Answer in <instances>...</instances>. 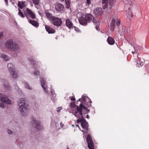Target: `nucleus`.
Segmentation results:
<instances>
[{"instance_id":"nucleus-53","label":"nucleus","mask_w":149,"mask_h":149,"mask_svg":"<svg viewBox=\"0 0 149 149\" xmlns=\"http://www.w3.org/2000/svg\"><path fill=\"white\" fill-rule=\"evenodd\" d=\"M6 3H7L8 2V0H4Z\"/></svg>"},{"instance_id":"nucleus-29","label":"nucleus","mask_w":149,"mask_h":149,"mask_svg":"<svg viewBox=\"0 0 149 149\" xmlns=\"http://www.w3.org/2000/svg\"><path fill=\"white\" fill-rule=\"evenodd\" d=\"M29 61L31 63L33 64L34 66H35V63H36L35 61L34 60H33V58H30L29 59Z\"/></svg>"},{"instance_id":"nucleus-35","label":"nucleus","mask_w":149,"mask_h":149,"mask_svg":"<svg viewBox=\"0 0 149 149\" xmlns=\"http://www.w3.org/2000/svg\"><path fill=\"white\" fill-rule=\"evenodd\" d=\"M39 74V72L38 71H36L34 73V74L35 75H38Z\"/></svg>"},{"instance_id":"nucleus-54","label":"nucleus","mask_w":149,"mask_h":149,"mask_svg":"<svg viewBox=\"0 0 149 149\" xmlns=\"http://www.w3.org/2000/svg\"><path fill=\"white\" fill-rule=\"evenodd\" d=\"M76 126L77 127H78L79 128V125H76Z\"/></svg>"},{"instance_id":"nucleus-33","label":"nucleus","mask_w":149,"mask_h":149,"mask_svg":"<svg viewBox=\"0 0 149 149\" xmlns=\"http://www.w3.org/2000/svg\"><path fill=\"white\" fill-rule=\"evenodd\" d=\"M115 2V0H109V5L111 6H112Z\"/></svg>"},{"instance_id":"nucleus-6","label":"nucleus","mask_w":149,"mask_h":149,"mask_svg":"<svg viewBox=\"0 0 149 149\" xmlns=\"http://www.w3.org/2000/svg\"><path fill=\"white\" fill-rule=\"evenodd\" d=\"M0 100L1 102L7 104H11V102L8 99L6 96L2 93H0Z\"/></svg>"},{"instance_id":"nucleus-32","label":"nucleus","mask_w":149,"mask_h":149,"mask_svg":"<svg viewBox=\"0 0 149 149\" xmlns=\"http://www.w3.org/2000/svg\"><path fill=\"white\" fill-rule=\"evenodd\" d=\"M127 16L130 19L132 18L133 17L132 13L131 12H129L128 14L127 15Z\"/></svg>"},{"instance_id":"nucleus-51","label":"nucleus","mask_w":149,"mask_h":149,"mask_svg":"<svg viewBox=\"0 0 149 149\" xmlns=\"http://www.w3.org/2000/svg\"><path fill=\"white\" fill-rule=\"evenodd\" d=\"M81 131H82V132H84V133H86V132H87V131H83V130H81Z\"/></svg>"},{"instance_id":"nucleus-37","label":"nucleus","mask_w":149,"mask_h":149,"mask_svg":"<svg viewBox=\"0 0 149 149\" xmlns=\"http://www.w3.org/2000/svg\"><path fill=\"white\" fill-rule=\"evenodd\" d=\"M137 66H138L139 67L140 66H142L143 65V64L142 62H141V63H137Z\"/></svg>"},{"instance_id":"nucleus-45","label":"nucleus","mask_w":149,"mask_h":149,"mask_svg":"<svg viewBox=\"0 0 149 149\" xmlns=\"http://www.w3.org/2000/svg\"><path fill=\"white\" fill-rule=\"evenodd\" d=\"M124 3H125L127 1V0H121Z\"/></svg>"},{"instance_id":"nucleus-57","label":"nucleus","mask_w":149,"mask_h":149,"mask_svg":"<svg viewBox=\"0 0 149 149\" xmlns=\"http://www.w3.org/2000/svg\"><path fill=\"white\" fill-rule=\"evenodd\" d=\"M60 124H61V125L62 127H63V125H62V123H61H61H60Z\"/></svg>"},{"instance_id":"nucleus-2","label":"nucleus","mask_w":149,"mask_h":149,"mask_svg":"<svg viewBox=\"0 0 149 149\" xmlns=\"http://www.w3.org/2000/svg\"><path fill=\"white\" fill-rule=\"evenodd\" d=\"M45 13L46 16L52 24L57 26H59L61 25L62 22L61 19L52 16L51 14L48 12H46Z\"/></svg>"},{"instance_id":"nucleus-60","label":"nucleus","mask_w":149,"mask_h":149,"mask_svg":"<svg viewBox=\"0 0 149 149\" xmlns=\"http://www.w3.org/2000/svg\"><path fill=\"white\" fill-rule=\"evenodd\" d=\"M72 127H74V125H72Z\"/></svg>"},{"instance_id":"nucleus-15","label":"nucleus","mask_w":149,"mask_h":149,"mask_svg":"<svg viewBox=\"0 0 149 149\" xmlns=\"http://www.w3.org/2000/svg\"><path fill=\"white\" fill-rule=\"evenodd\" d=\"M102 13V9L101 8H97L94 10V13L96 15H100Z\"/></svg>"},{"instance_id":"nucleus-22","label":"nucleus","mask_w":149,"mask_h":149,"mask_svg":"<svg viewBox=\"0 0 149 149\" xmlns=\"http://www.w3.org/2000/svg\"><path fill=\"white\" fill-rule=\"evenodd\" d=\"M115 19H113L111 21L110 24V29L111 31H113L114 29L115 26Z\"/></svg>"},{"instance_id":"nucleus-8","label":"nucleus","mask_w":149,"mask_h":149,"mask_svg":"<svg viewBox=\"0 0 149 149\" xmlns=\"http://www.w3.org/2000/svg\"><path fill=\"white\" fill-rule=\"evenodd\" d=\"M32 122L33 124V126L35 127L38 130H41L42 127L40 123L33 119L32 120Z\"/></svg>"},{"instance_id":"nucleus-14","label":"nucleus","mask_w":149,"mask_h":149,"mask_svg":"<svg viewBox=\"0 0 149 149\" xmlns=\"http://www.w3.org/2000/svg\"><path fill=\"white\" fill-rule=\"evenodd\" d=\"M63 7L62 4L60 3H56L55 5V9L57 11H61L63 10Z\"/></svg>"},{"instance_id":"nucleus-47","label":"nucleus","mask_w":149,"mask_h":149,"mask_svg":"<svg viewBox=\"0 0 149 149\" xmlns=\"http://www.w3.org/2000/svg\"><path fill=\"white\" fill-rule=\"evenodd\" d=\"M85 96H82V98L83 99L84 101H85Z\"/></svg>"},{"instance_id":"nucleus-13","label":"nucleus","mask_w":149,"mask_h":149,"mask_svg":"<svg viewBox=\"0 0 149 149\" xmlns=\"http://www.w3.org/2000/svg\"><path fill=\"white\" fill-rule=\"evenodd\" d=\"M80 107H79L78 106H76L77 107V110L79 112L80 115L82 117V116H83V115L82 109H85V110H86V109H87V108L81 104H80Z\"/></svg>"},{"instance_id":"nucleus-5","label":"nucleus","mask_w":149,"mask_h":149,"mask_svg":"<svg viewBox=\"0 0 149 149\" xmlns=\"http://www.w3.org/2000/svg\"><path fill=\"white\" fill-rule=\"evenodd\" d=\"M19 109L21 114L22 116H26L28 114L29 110L27 106H24L19 107Z\"/></svg>"},{"instance_id":"nucleus-43","label":"nucleus","mask_w":149,"mask_h":149,"mask_svg":"<svg viewBox=\"0 0 149 149\" xmlns=\"http://www.w3.org/2000/svg\"><path fill=\"white\" fill-rule=\"evenodd\" d=\"M51 93L52 95H54V92L53 91H51Z\"/></svg>"},{"instance_id":"nucleus-52","label":"nucleus","mask_w":149,"mask_h":149,"mask_svg":"<svg viewBox=\"0 0 149 149\" xmlns=\"http://www.w3.org/2000/svg\"><path fill=\"white\" fill-rule=\"evenodd\" d=\"M96 29L97 30H98V29H99V28L97 26H96Z\"/></svg>"},{"instance_id":"nucleus-19","label":"nucleus","mask_w":149,"mask_h":149,"mask_svg":"<svg viewBox=\"0 0 149 149\" xmlns=\"http://www.w3.org/2000/svg\"><path fill=\"white\" fill-rule=\"evenodd\" d=\"M93 17L90 14H88L86 15L85 16V18L87 22H89L93 18Z\"/></svg>"},{"instance_id":"nucleus-55","label":"nucleus","mask_w":149,"mask_h":149,"mask_svg":"<svg viewBox=\"0 0 149 149\" xmlns=\"http://www.w3.org/2000/svg\"><path fill=\"white\" fill-rule=\"evenodd\" d=\"M132 53L133 54H134V51H132Z\"/></svg>"},{"instance_id":"nucleus-59","label":"nucleus","mask_w":149,"mask_h":149,"mask_svg":"<svg viewBox=\"0 0 149 149\" xmlns=\"http://www.w3.org/2000/svg\"><path fill=\"white\" fill-rule=\"evenodd\" d=\"M135 61H136V62H137L138 60H137V59H136V60H135Z\"/></svg>"},{"instance_id":"nucleus-26","label":"nucleus","mask_w":149,"mask_h":149,"mask_svg":"<svg viewBox=\"0 0 149 149\" xmlns=\"http://www.w3.org/2000/svg\"><path fill=\"white\" fill-rule=\"evenodd\" d=\"M78 112H79V111L77 110V111H75V112L74 113V115L75 117H77V118H79H79H81V117L82 118V116L80 115L79 114H79L78 113Z\"/></svg>"},{"instance_id":"nucleus-18","label":"nucleus","mask_w":149,"mask_h":149,"mask_svg":"<svg viewBox=\"0 0 149 149\" xmlns=\"http://www.w3.org/2000/svg\"><path fill=\"white\" fill-rule=\"evenodd\" d=\"M0 57L2 58L5 61H8L10 58V57L3 54H0Z\"/></svg>"},{"instance_id":"nucleus-11","label":"nucleus","mask_w":149,"mask_h":149,"mask_svg":"<svg viewBox=\"0 0 149 149\" xmlns=\"http://www.w3.org/2000/svg\"><path fill=\"white\" fill-rule=\"evenodd\" d=\"M27 101L26 99L24 98L20 99L18 101V103L19 107L24 106H27Z\"/></svg>"},{"instance_id":"nucleus-12","label":"nucleus","mask_w":149,"mask_h":149,"mask_svg":"<svg viewBox=\"0 0 149 149\" xmlns=\"http://www.w3.org/2000/svg\"><path fill=\"white\" fill-rule=\"evenodd\" d=\"M24 13L26 15L28 14L29 15L32 19H34L35 17L36 16L35 14L32 11L28 8H27L26 10L24 11Z\"/></svg>"},{"instance_id":"nucleus-42","label":"nucleus","mask_w":149,"mask_h":149,"mask_svg":"<svg viewBox=\"0 0 149 149\" xmlns=\"http://www.w3.org/2000/svg\"><path fill=\"white\" fill-rule=\"evenodd\" d=\"M134 48L135 51L134 52L137 53V52L138 49L136 48H135L134 47Z\"/></svg>"},{"instance_id":"nucleus-10","label":"nucleus","mask_w":149,"mask_h":149,"mask_svg":"<svg viewBox=\"0 0 149 149\" xmlns=\"http://www.w3.org/2000/svg\"><path fill=\"white\" fill-rule=\"evenodd\" d=\"M40 81L41 84V86L43 88L44 91L45 93H48V91L47 90V86L45 84V80L42 78L41 77L40 79Z\"/></svg>"},{"instance_id":"nucleus-56","label":"nucleus","mask_w":149,"mask_h":149,"mask_svg":"<svg viewBox=\"0 0 149 149\" xmlns=\"http://www.w3.org/2000/svg\"><path fill=\"white\" fill-rule=\"evenodd\" d=\"M111 6H110V7H109V9H110V10L111 9V8H112V7H111Z\"/></svg>"},{"instance_id":"nucleus-9","label":"nucleus","mask_w":149,"mask_h":149,"mask_svg":"<svg viewBox=\"0 0 149 149\" xmlns=\"http://www.w3.org/2000/svg\"><path fill=\"white\" fill-rule=\"evenodd\" d=\"M1 80L3 82V86L5 89L6 92H9L11 91V87L8 84L6 80L2 79Z\"/></svg>"},{"instance_id":"nucleus-41","label":"nucleus","mask_w":149,"mask_h":149,"mask_svg":"<svg viewBox=\"0 0 149 149\" xmlns=\"http://www.w3.org/2000/svg\"><path fill=\"white\" fill-rule=\"evenodd\" d=\"M116 25L118 26H119L120 25V21H118V22H116Z\"/></svg>"},{"instance_id":"nucleus-24","label":"nucleus","mask_w":149,"mask_h":149,"mask_svg":"<svg viewBox=\"0 0 149 149\" xmlns=\"http://www.w3.org/2000/svg\"><path fill=\"white\" fill-rule=\"evenodd\" d=\"M107 41L108 43L110 45H113L115 42L114 39L110 37H108L107 39Z\"/></svg>"},{"instance_id":"nucleus-30","label":"nucleus","mask_w":149,"mask_h":149,"mask_svg":"<svg viewBox=\"0 0 149 149\" xmlns=\"http://www.w3.org/2000/svg\"><path fill=\"white\" fill-rule=\"evenodd\" d=\"M93 22L95 24H97L99 22V20H98V19L96 17L95 18H94V17L93 18Z\"/></svg>"},{"instance_id":"nucleus-38","label":"nucleus","mask_w":149,"mask_h":149,"mask_svg":"<svg viewBox=\"0 0 149 149\" xmlns=\"http://www.w3.org/2000/svg\"><path fill=\"white\" fill-rule=\"evenodd\" d=\"M7 132L8 134H13V132L9 130H7Z\"/></svg>"},{"instance_id":"nucleus-39","label":"nucleus","mask_w":149,"mask_h":149,"mask_svg":"<svg viewBox=\"0 0 149 149\" xmlns=\"http://www.w3.org/2000/svg\"><path fill=\"white\" fill-rule=\"evenodd\" d=\"M128 28H127V29H126L125 30H124V32H123V34H126L127 33H128Z\"/></svg>"},{"instance_id":"nucleus-61","label":"nucleus","mask_w":149,"mask_h":149,"mask_svg":"<svg viewBox=\"0 0 149 149\" xmlns=\"http://www.w3.org/2000/svg\"><path fill=\"white\" fill-rule=\"evenodd\" d=\"M129 10H130V8H129Z\"/></svg>"},{"instance_id":"nucleus-25","label":"nucleus","mask_w":149,"mask_h":149,"mask_svg":"<svg viewBox=\"0 0 149 149\" xmlns=\"http://www.w3.org/2000/svg\"><path fill=\"white\" fill-rule=\"evenodd\" d=\"M25 1H18V6L21 9H22L25 6L24 3Z\"/></svg>"},{"instance_id":"nucleus-50","label":"nucleus","mask_w":149,"mask_h":149,"mask_svg":"<svg viewBox=\"0 0 149 149\" xmlns=\"http://www.w3.org/2000/svg\"><path fill=\"white\" fill-rule=\"evenodd\" d=\"M60 110H61V109H58L57 110V111L58 112H60Z\"/></svg>"},{"instance_id":"nucleus-4","label":"nucleus","mask_w":149,"mask_h":149,"mask_svg":"<svg viewBox=\"0 0 149 149\" xmlns=\"http://www.w3.org/2000/svg\"><path fill=\"white\" fill-rule=\"evenodd\" d=\"M81 122V125L82 128L86 130L87 131L88 129V124L84 117L82 116V118H79L77 120V123H79Z\"/></svg>"},{"instance_id":"nucleus-58","label":"nucleus","mask_w":149,"mask_h":149,"mask_svg":"<svg viewBox=\"0 0 149 149\" xmlns=\"http://www.w3.org/2000/svg\"><path fill=\"white\" fill-rule=\"evenodd\" d=\"M80 100H81V99H79L77 101H80Z\"/></svg>"},{"instance_id":"nucleus-1","label":"nucleus","mask_w":149,"mask_h":149,"mask_svg":"<svg viewBox=\"0 0 149 149\" xmlns=\"http://www.w3.org/2000/svg\"><path fill=\"white\" fill-rule=\"evenodd\" d=\"M6 48L11 51L16 52L19 49L18 45L15 42L13 41V40H8L5 43Z\"/></svg>"},{"instance_id":"nucleus-40","label":"nucleus","mask_w":149,"mask_h":149,"mask_svg":"<svg viewBox=\"0 0 149 149\" xmlns=\"http://www.w3.org/2000/svg\"><path fill=\"white\" fill-rule=\"evenodd\" d=\"M86 3L87 4L89 5L91 3V0H86Z\"/></svg>"},{"instance_id":"nucleus-46","label":"nucleus","mask_w":149,"mask_h":149,"mask_svg":"<svg viewBox=\"0 0 149 149\" xmlns=\"http://www.w3.org/2000/svg\"><path fill=\"white\" fill-rule=\"evenodd\" d=\"M74 28L75 29L76 31H77V29H78L77 27H76L75 26H74Z\"/></svg>"},{"instance_id":"nucleus-28","label":"nucleus","mask_w":149,"mask_h":149,"mask_svg":"<svg viewBox=\"0 0 149 149\" xmlns=\"http://www.w3.org/2000/svg\"><path fill=\"white\" fill-rule=\"evenodd\" d=\"M65 1L67 5L66 8H69L70 6V0H65Z\"/></svg>"},{"instance_id":"nucleus-23","label":"nucleus","mask_w":149,"mask_h":149,"mask_svg":"<svg viewBox=\"0 0 149 149\" xmlns=\"http://www.w3.org/2000/svg\"><path fill=\"white\" fill-rule=\"evenodd\" d=\"M108 3V0H102V4L103 5V8L104 9L107 8Z\"/></svg>"},{"instance_id":"nucleus-21","label":"nucleus","mask_w":149,"mask_h":149,"mask_svg":"<svg viewBox=\"0 0 149 149\" xmlns=\"http://www.w3.org/2000/svg\"><path fill=\"white\" fill-rule=\"evenodd\" d=\"M29 22L32 24L33 26H35L36 27H37L38 26L39 24L36 21L34 20H29Z\"/></svg>"},{"instance_id":"nucleus-7","label":"nucleus","mask_w":149,"mask_h":149,"mask_svg":"<svg viewBox=\"0 0 149 149\" xmlns=\"http://www.w3.org/2000/svg\"><path fill=\"white\" fill-rule=\"evenodd\" d=\"M86 141L88 143V146L89 149H94V146L91 136L88 134L87 136Z\"/></svg>"},{"instance_id":"nucleus-34","label":"nucleus","mask_w":149,"mask_h":149,"mask_svg":"<svg viewBox=\"0 0 149 149\" xmlns=\"http://www.w3.org/2000/svg\"><path fill=\"white\" fill-rule=\"evenodd\" d=\"M35 5H38L40 2V0H32Z\"/></svg>"},{"instance_id":"nucleus-44","label":"nucleus","mask_w":149,"mask_h":149,"mask_svg":"<svg viewBox=\"0 0 149 149\" xmlns=\"http://www.w3.org/2000/svg\"><path fill=\"white\" fill-rule=\"evenodd\" d=\"M86 111L87 113H88V112H89L90 110L87 108V109H86Z\"/></svg>"},{"instance_id":"nucleus-27","label":"nucleus","mask_w":149,"mask_h":149,"mask_svg":"<svg viewBox=\"0 0 149 149\" xmlns=\"http://www.w3.org/2000/svg\"><path fill=\"white\" fill-rule=\"evenodd\" d=\"M24 84L25 87L26 88L29 90H31L32 88L31 87H30L26 81H24Z\"/></svg>"},{"instance_id":"nucleus-3","label":"nucleus","mask_w":149,"mask_h":149,"mask_svg":"<svg viewBox=\"0 0 149 149\" xmlns=\"http://www.w3.org/2000/svg\"><path fill=\"white\" fill-rule=\"evenodd\" d=\"M7 67L12 77L16 78L18 76V73L14 69V66L11 63H9L8 64Z\"/></svg>"},{"instance_id":"nucleus-31","label":"nucleus","mask_w":149,"mask_h":149,"mask_svg":"<svg viewBox=\"0 0 149 149\" xmlns=\"http://www.w3.org/2000/svg\"><path fill=\"white\" fill-rule=\"evenodd\" d=\"M19 10V12H18V15L21 16L22 17H24V16L23 15V14L21 10L19 9L18 8Z\"/></svg>"},{"instance_id":"nucleus-36","label":"nucleus","mask_w":149,"mask_h":149,"mask_svg":"<svg viewBox=\"0 0 149 149\" xmlns=\"http://www.w3.org/2000/svg\"><path fill=\"white\" fill-rule=\"evenodd\" d=\"M4 103H3L2 102L0 104V107L2 108H4Z\"/></svg>"},{"instance_id":"nucleus-20","label":"nucleus","mask_w":149,"mask_h":149,"mask_svg":"<svg viewBox=\"0 0 149 149\" xmlns=\"http://www.w3.org/2000/svg\"><path fill=\"white\" fill-rule=\"evenodd\" d=\"M66 26L69 29L72 27L73 24L72 22L68 19H67L66 20Z\"/></svg>"},{"instance_id":"nucleus-48","label":"nucleus","mask_w":149,"mask_h":149,"mask_svg":"<svg viewBox=\"0 0 149 149\" xmlns=\"http://www.w3.org/2000/svg\"><path fill=\"white\" fill-rule=\"evenodd\" d=\"M86 118H88V119H89V116L88 115H87L86 116Z\"/></svg>"},{"instance_id":"nucleus-17","label":"nucleus","mask_w":149,"mask_h":149,"mask_svg":"<svg viewBox=\"0 0 149 149\" xmlns=\"http://www.w3.org/2000/svg\"><path fill=\"white\" fill-rule=\"evenodd\" d=\"M45 29L49 33H52L55 32V31L48 26H45Z\"/></svg>"},{"instance_id":"nucleus-16","label":"nucleus","mask_w":149,"mask_h":149,"mask_svg":"<svg viewBox=\"0 0 149 149\" xmlns=\"http://www.w3.org/2000/svg\"><path fill=\"white\" fill-rule=\"evenodd\" d=\"M79 21L80 24L82 25H86L87 24V22L85 18L83 17H80L79 19Z\"/></svg>"},{"instance_id":"nucleus-49","label":"nucleus","mask_w":149,"mask_h":149,"mask_svg":"<svg viewBox=\"0 0 149 149\" xmlns=\"http://www.w3.org/2000/svg\"><path fill=\"white\" fill-rule=\"evenodd\" d=\"M71 100H75V98L74 97L73 98H72L71 99Z\"/></svg>"}]
</instances>
